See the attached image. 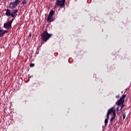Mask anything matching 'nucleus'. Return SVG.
Segmentation results:
<instances>
[{"instance_id": "1", "label": "nucleus", "mask_w": 131, "mask_h": 131, "mask_svg": "<svg viewBox=\"0 0 131 131\" xmlns=\"http://www.w3.org/2000/svg\"><path fill=\"white\" fill-rule=\"evenodd\" d=\"M18 10L16 9V10H13L12 13L11 12V10H10L9 9H7L6 10V12L5 13L7 17L11 16L13 18L12 19L10 20L8 22L12 24L13 23V21L14 19H15L17 15V13H18Z\"/></svg>"}, {"instance_id": "2", "label": "nucleus", "mask_w": 131, "mask_h": 131, "mask_svg": "<svg viewBox=\"0 0 131 131\" xmlns=\"http://www.w3.org/2000/svg\"><path fill=\"white\" fill-rule=\"evenodd\" d=\"M40 36L42 38V40H43V42H47L49 38L52 36V34L48 33V31H43V33L40 34Z\"/></svg>"}, {"instance_id": "3", "label": "nucleus", "mask_w": 131, "mask_h": 131, "mask_svg": "<svg viewBox=\"0 0 131 131\" xmlns=\"http://www.w3.org/2000/svg\"><path fill=\"white\" fill-rule=\"evenodd\" d=\"M116 110L114 109V107H113L109 109L108 111V113L107 114V118L109 119L110 118V115L113 113V116L112 118H111V122L113 120L115 119L116 117Z\"/></svg>"}, {"instance_id": "4", "label": "nucleus", "mask_w": 131, "mask_h": 131, "mask_svg": "<svg viewBox=\"0 0 131 131\" xmlns=\"http://www.w3.org/2000/svg\"><path fill=\"white\" fill-rule=\"evenodd\" d=\"M66 0H58L57 3L54 5V9L56 8L57 7L60 8H63L65 7Z\"/></svg>"}, {"instance_id": "5", "label": "nucleus", "mask_w": 131, "mask_h": 131, "mask_svg": "<svg viewBox=\"0 0 131 131\" xmlns=\"http://www.w3.org/2000/svg\"><path fill=\"white\" fill-rule=\"evenodd\" d=\"M54 14H55V11L51 10L49 13L48 17H47V21L50 23L54 21V18L53 17Z\"/></svg>"}, {"instance_id": "6", "label": "nucleus", "mask_w": 131, "mask_h": 131, "mask_svg": "<svg viewBox=\"0 0 131 131\" xmlns=\"http://www.w3.org/2000/svg\"><path fill=\"white\" fill-rule=\"evenodd\" d=\"M18 4V2H17L16 1H14L13 2H10L9 3L8 8L11 9H15L17 7Z\"/></svg>"}, {"instance_id": "7", "label": "nucleus", "mask_w": 131, "mask_h": 131, "mask_svg": "<svg viewBox=\"0 0 131 131\" xmlns=\"http://www.w3.org/2000/svg\"><path fill=\"white\" fill-rule=\"evenodd\" d=\"M126 95H124L120 98V99L116 102V105H122L124 103V99L126 97Z\"/></svg>"}, {"instance_id": "8", "label": "nucleus", "mask_w": 131, "mask_h": 131, "mask_svg": "<svg viewBox=\"0 0 131 131\" xmlns=\"http://www.w3.org/2000/svg\"><path fill=\"white\" fill-rule=\"evenodd\" d=\"M3 27L6 29H9L12 27V24L7 21V23L4 24Z\"/></svg>"}, {"instance_id": "9", "label": "nucleus", "mask_w": 131, "mask_h": 131, "mask_svg": "<svg viewBox=\"0 0 131 131\" xmlns=\"http://www.w3.org/2000/svg\"><path fill=\"white\" fill-rule=\"evenodd\" d=\"M8 32L7 30L0 29V37L4 36V34Z\"/></svg>"}, {"instance_id": "10", "label": "nucleus", "mask_w": 131, "mask_h": 131, "mask_svg": "<svg viewBox=\"0 0 131 131\" xmlns=\"http://www.w3.org/2000/svg\"><path fill=\"white\" fill-rule=\"evenodd\" d=\"M117 107L116 108V111H120L121 110L120 108L121 107V105H117Z\"/></svg>"}, {"instance_id": "11", "label": "nucleus", "mask_w": 131, "mask_h": 131, "mask_svg": "<svg viewBox=\"0 0 131 131\" xmlns=\"http://www.w3.org/2000/svg\"><path fill=\"white\" fill-rule=\"evenodd\" d=\"M28 2V0H24V1H22L21 4L23 5H26V4H27Z\"/></svg>"}, {"instance_id": "12", "label": "nucleus", "mask_w": 131, "mask_h": 131, "mask_svg": "<svg viewBox=\"0 0 131 131\" xmlns=\"http://www.w3.org/2000/svg\"><path fill=\"white\" fill-rule=\"evenodd\" d=\"M108 118H107L106 119H105V125L108 124Z\"/></svg>"}, {"instance_id": "13", "label": "nucleus", "mask_w": 131, "mask_h": 131, "mask_svg": "<svg viewBox=\"0 0 131 131\" xmlns=\"http://www.w3.org/2000/svg\"><path fill=\"white\" fill-rule=\"evenodd\" d=\"M124 106V104L123 103H122L121 105V107H120V110H122Z\"/></svg>"}, {"instance_id": "14", "label": "nucleus", "mask_w": 131, "mask_h": 131, "mask_svg": "<svg viewBox=\"0 0 131 131\" xmlns=\"http://www.w3.org/2000/svg\"><path fill=\"white\" fill-rule=\"evenodd\" d=\"M125 117H126V114L125 113H124V114H123V120H124Z\"/></svg>"}, {"instance_id": "15", "label": "nucleus", "mask_w": 131, "mask_h": 131, "mask_svg": "<svg viewBox=\"0 0 131 131\" xmlns=\"http://www.w3.org/2000/svg\"><path fill=\"white\" fill-rule=\"evenodd\" d=\"M30 66V67L32 68V67H34L35 64H34V63H31Z\"/></svg>"}, {"instance_id": "16", "label": "nucleus", "mask_w": 131, "mask_h": 131, "mask_svg": "<svg viewBox=\"0 0 131 131\" xmlns=\"http://www.w3.org/2000/svg\"><path fill=\"white\" fill-rule=\"evenodd\" d=\"M28 77L31 78L30 75V74H28Z\"/></svg>"}, {"instance_id": "17", "label": "nucleus", "mask_w": 131, "mask_h": 131, "mask_svg": "<svg viewBox=\"0 0 131 131\" xmlns=\"http://www.w3.org/2000/svg\"><path fill=\"white\" fill-rule=\"evenodd\" d=\"M15 2H19L18 0H15Z\"/></svg>"}, {"instance_id": "18", "label": "nucleus", "mask_w": 131, "mask_h": 131, "mask_svg": "<svg viewBox=\"0 0 131 131\" xmlns=\"http://www.w3.org/2000/svg\"><path fill=\"white\" fill-rule=\"evenodd\" d=\"M29 36H30V37L31 36V33H30Z\"/></svg>"}, {"instance_id": "19", "label": "nucleus", "mask_w": 131, "mask_h": 131, "mask_svg": "<svg viewBox=\"0 0 131 131\" xmlns=\"http://www.w3.org/2000/svg\"><path fill=\"white\" fill-rule=\"evenodd\" d=\"M116 98H119V96H116Z\"/></svg>"}, {"instance_id": "20", "label": "nucleus", "mask_w": 131, "mask_h": 131, "mask_svg": "<svg viewBox=\"0 0 131 131\" xmlns=\"http://www.w3.org/2000/svg\"><path fill=\"white\" fill-rule=\"evenodd\" d=\"M20 3V1L18 0V4Z\"/></svg>"}]
</instances>
